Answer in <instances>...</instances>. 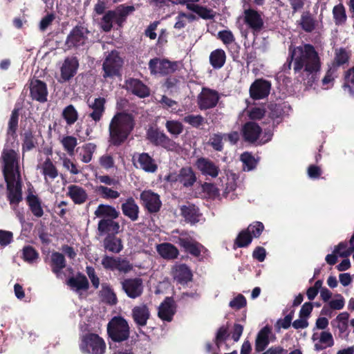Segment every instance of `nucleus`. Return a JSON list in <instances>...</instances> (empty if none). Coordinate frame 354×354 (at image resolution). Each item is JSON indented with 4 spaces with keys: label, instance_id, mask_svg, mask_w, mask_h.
<instances>
[{
    "label": "nucleus",
    "instance_id": "obj_1",
    "mask_svg": "<svg viewBox=\"0 0 354 354\" xmlns=\"http://www.w3.org/2000/svg\"><path fill=\"white\" fill-rule=\"evenodd\" d=\"M3 162V173L7 183L8 198L12 208L16 212L20 220L22 216L17 209V204L21 201V185L19 171V156L12 149H4L2 153Z\"/></svg>",
    "mask_w": 354,
    "mask_h": 354
},
{
    "label": "nucleus",
    "instance_id": "obj_2",
    "mask_svg": "<svg viewBox=\"0 0 354 354\" xmlns=\"http://www.w3.org/2000/svg\"><path fill=\"white\" fill-rule=\"evenodd\" d=\"M293 68L295 72H304L313 79L321 68V61L318 53L310 44H304L290 48Z\"/></svg>",
    "mask_w": 354,
    "mask_h": 354
},
{
    "label": "nucleus",
    "instance_id": "obj_3",
    "mask_svg": "<svg viewBox=\"0 0 354 354\" xmlns=\"http://www.w3.org/2000/svg\"><path fill=\"white\" fill-rule=\"evenodd\" d=\"M134 126V118L131 114L117 113L109 123V142L115 146L122 145L128 138Z\"/></svg>",
    "mask_w": 354,
    "mask_h": 354
},
{
    "label": "nucleus",
    "instance_id": "obj_4",
    "mask_svg": "<svg viewBox=\"0 0 354 354\" xmlns=\"http://www.w3.org/2000/svg\"><path fill=\"white\" fill-rule=\"evenodd\" d=\"M242 133L245 140L252 143L257 142L261 145L268 142L272 137L270 130H265L262 133L261 127L253 122L245 124L242 129Z\"/></svg>",
    "mask_w": 354,
    "mask_h": 354
},
{
    "label": "nucleus",
    "instance_id": "obj_5",
    "mask_svg": "<svg viewBox=\"0 0 354 354\" xmlns=\"http://www.w3.org/2000/svg\"><path fill=\"white\" fill-rule=\"evenodd\" d=\"M107 332L114 342L124 341L129 336L128 322L122 317H114L108 324Z\"/></svg>",
    "mask_w": 354,
    "mask_h": 354
},
{
    "label": "nucleus",
    "instance_id": "obj_6",
    "mask_svg": "<svg viewBox=\"0 0 354 354\" xmlns=\"http://www.w3.org/2000/svg\"><path fill=\"white\" fill-rule=\"evenodd\" d=\"M81 351L85 354H103L106 344L102 338L94 333H88L82 337L80 344Z\"/></svg>",
    "mask_w": 354,
    "mask_h": 354
},
{
    "label": "nucleus",
    "instance_id": "obj_7",
    "mask_svg": "<svg viewBox=\"0 0 354 354\" xmlns=\"http://www.w3.org/2000/svg\"><path fill=\"white\" fill-rule=\"evenodd\" d=\"M122 63L118 53L116 51H111L103 63L104 77H113L119 75Z\"/></svg>",
    "mask_w": 354,
    "mask_h": 354
},
{
    "label": "nucleus",
    "instance_id": "obj_8",
    "mask_svg": "<svg viewBox=\"0 0 354 354\" xmlns=\"http://www.w3.org/2000/svg\"><path fill=\"white\" fill-rule=\"evenodd\" d=\"M177 66V62L165 59L154 58L149 62V68L152 75H168L176 71Z\"/></svg>",
    "mask_w": 354,
    "mask_h": 354
},
{
    "label": "nucleus",
    "instance_id": "obj_9",
    "mask_svg": "<svg viewBox=\"0 0 354 354\" xmlns=\"http://www.w3.org/2000/svg\"><path fill=\"white\" fill-rule=\"evenodd\" d=\"M243 20L254 34L260 32L263 27L264 22L262 15L255 10H245L243 13Z\"/></svg>",
    "mask_w": 354,
    "mask_h": 354
},
{
    "label": "nucleus",
    "instance_id": "obj_10",
    "mask_svg": "<svg viewBox=\"0 0 354 354\" xmlns=\"http://www.w3.org/2000/svg\"><path fill=\"white\" fill-rule=\"evenodd\" d=\"M122 290L132 299L140 297L143 291L142 279L138 277L125 279L121 282Z\"/></svg>",
    "mask_w": 354,
    "mask_h": 354
},
{
    "label": "nucleus",
    "instance_id": "obj_11",
    "mask_svg": "<svg viewBox=\"0 0 354 354\" xmlns=\"http://www.w3.org/2000/svg\"><path fill=\"white\" fill-rule=\"evenodd\" d=\"M176 242L183 248L185 252L194 257H199L205 251V248L201 244L189 236L181 234Z\"/></svg>",
    "mask_w": 354,
    "mask_h": 354
},
{
    "label": "nucleus",
    "instance_id": "obj_12",
    "mask_svg": "<svg viewBox=\"0 0 354 354\" xmlns=\"http://www.w3.org/2000/svg\"><path fill=\"white\" fill-rule=\"evenodd\" d=\"M219 97L216 91L203 88L198 96V105L201 109H208L214 107Z\"/></svg>",
    "mask_w": 354,
    "mask_h": 354
},
{
    "label": "nucleus",
    "instance_id": "obj_13",
    "mask_svg": "<svg viewBox=\"0 0 354 354\" xmlns=\"http://www.w3.org/2000/svg\"><path fill=\"white\" fill-rule=\"evenodd\" d=\"M142 205L150 212H158L161 207V201L158 194L151 190H145L140 194Z\"/></svg>",
    "mask_w": 354,
    "mask_h": 354
},
{
    "label": "nucleus",
    "instance_id": "obj_14",
    "mask_svg": "<svg viewBox=\"0 0 354 354\" xmlns=\"http://www.w3.org/2000/svg\"><path fill=\"white\" fill-rule=\"evenodd\" d=\"M88 31L82 26L75 27L68 35L66 44L68 48L78 47L85 44Z\"/></svg>",
    "mask_w": 354,
    "mask_h": 354
},
{
    "label": "nucleus",
    "instance_id": "obj_15",
    "mask_svg": "<svg viewBox=\"0 0 354 354\" xmlns=\"http://www.w3.org/2000/svg\"><path fill=\"white\" fill-rule=\"evenodd\" d=\"M270 84L263 80H256L250 88V94L252 98L259 100L268 95L270 91Z\"/></svg>",
    "mask_w": 354,
    "mask_h": 354
},
{
    "label": "nucleus",
    "instance_id": "obj_16",
    "mask_svg": "<svg viewBox=\"0 0 354 354\" xmlns=\"http://www.w3.org/2000/svg\"><path fill=\"white\" fill-rule=\"evenodd\" d=\"M195 165L201 174L206 176L216 178L220 171L219 167L207 158H200Z\"/></svg>",
    "mask_w": 354,
    "mask_h": 354
},
{
    "label": "nucleus",
    "instance_id": "obj_17",
    "mask_svg": "<svg viewBox=\"0 0 354 354\" xmlns=\"http://www.w3.org/2000/svg\"><path fill=\"white\" fill-rule=\"evenodd\" d=\"M125 87L127 91L141 98L149 96L150 93L149 88L138 79L126 80Z\"/></svg>",
    "mask_w": 354,
    "mask_h": 354
},
{
    "label": "nucleus",
    "instance_id": "obj_18",
    "mask_svg": "<svg viewBox=\"0 0 354 354\" xmlns=\"http://www.w3.org/2000/svg\"><path fill=\"white\" fill-rule=\"evenodd\" d=\"M30 90L32 99L40 102H44L47 100L48 91L44 82L38 80H32Z\"/></svg>",
    "mask_w": 354,
    "mask_h": 354
},
{
    "label": "nucleus",
    "instance_id": "obj_19",
    "mask_svg": "<svg viewBox=\"0 0 354 354\" xmlns=\"http://www.w3.org/2000/svg\"><path fill=\"white\" fill-rule=\"evenodd\" d=\"M79 64L75 57L66 58L61 67L60 82H66L73 77L77 72Z\"/></svg>",
    "mask_w": 354,
    "mask_h": 354
},
{
    "label": "nucleus",
    "instance_id": "obj_20",
    "mask_svg": "<svg viewBox=\"0 0 354 354\" xmlns=\"http://www.w3.org/2000/svg\"><path fill=\"white\" fill-rule=\"evenodd\" d=\"M44 177L46 184L50 185L58 176V171L50 158H47L41 165L37 166Z\"/></svg>",
    "mask_w": 354,
    "mask_h": 354
},
{
    "label": "nucleus",
    "instance_id": "obj_21",
    "mask_svg": "<svg viewBox=\"0 0 354 354\" xmlns=\"http://www.w3.org/2000/svg\"><path fill=\"white\" fill-rule=\"evenodd\" d=\"M176 307L174 300L167 297L158 308V317L165 321L170 322L175 313Z\"/></svg>",
    "mask_w": 354,
    "mask_h": 354
},
{
    "label": "nucleus",
    "instance_id": "obj_22",
    "mask_svg": "<svg viewBox=\"0 0 354 354\" xmlns=\"http://www.w3.org/2000/svg\"><path fill=\"white\" fill-rule=\"evenodd\" d=\"M149 317V310L145 304L136 306L132 309L133 319L138 326H145Z\"/></svg>",
    "mask_w": 354,
    "mask_h": 354
},
{
    "label": "nucleus",
    "instance_id": "obj_23",
    "mask_svg": "<svg viewBox=\"0 0 354 354\" xmlns=\"http://www.w3.org/2000/svg\"><path fill=\"white\" fill-rule=\"evenodd\" d=\"M316 335H317L315 333L312 337L314 342L318 340L317 342L315 343L314 347L315 351H320L334 345V339L332 334L330 332H322L318 338L316 337Z\"/></svg>",
    "mask_w": 354,
    "mask_h": 354
},
{
    "label": "nucleus",
    "instance_id": "obj_24",
    "mask_svg": "<svg viewBox=\"0 0 354 354\" xmlns=\"http://www.w3.org/2000/svg\"><path fill=\"white\" fill-rule=\"evenodd\" d=\"M174 280L184 284L191 281L192 274L189 268L185 264L176 265L172 270Z\"/></svg>",
    "mask_w": 354,
    "mask_h": 354
},
{
    "label": "nucleus",
    "instance_id": "obj_25",
    "mask_svg": "<svg viewBox=\"0 0 354 354\" xmlns=\"http://www.w3.org/2000/svg\"><path fill=\"white\" fill-rule=\"evenodd\" d=\"M180 212L181 215L187 223L195 224L200 221L201 214L199 212L198 208L194 205L188 204L187 205H183L180 207Z\"/></svg>",
    "mask_w": 354,
    "mask_h": 354
},
{
    "label": "nucleus",
    "instance_id": "obj_26",
    "mask_svg": "<svg viewBox=\"0 0 354 354\" xmlns=\"http://www.w3.org/2000/svg\"><path fill=\"white\" fill-rule=\"evenodd\" d=\"M270 334L271 328L268 326L259 330L255 340V350L257 352H261L266 349L270 343Z\"/></svg>",
    "mask_w": 354,
    "mask_h": 354
},
{
    "label": "nucleus",
    "instance_id": "obj_27",
    "mask_svg": "<svg viewBox=\"0 0 354 354\" xmlns=\"http://www.w3.org/2000/svg\"><path fill=\"white\" fill-rule=\"evenodd\" d=\"M67 284L73 290L80 295H81L82 291H86L88 288V281L86 277L83 274H78L75 277H71L68 280Z\"/></svg>",
    "mask_w": 354,
    "mask_h": 354
},
{
    "label": "nucleus",
    "instance_id": "obj_28",
    "mask_svg": "<svg viewBox=\"0 0 354 354\" xmlns=\"http://www.w3.org/2000/svg\"><path fill=\"white\" fill-rule=\"evenodd\" d=\"M106 100L104 97H97L93 102L88 103V106L92 109L89 116L95 122L100 121L104 112Z\"/></svg>",
    "mask_w": 354,
    "mask_h": 354
},
{
    "label": "nucleus",
    "instance_id": "obj_29",
    "mask_svg": "<svg viewBox=\"0 0 354 354\" xmlns=\"http://www.w3.org/2000/svg\"><path fill=\"white\" fill-rule=\"evenodd\" d=\"M68 195L75 204L84 203L88 197L86 190L78 185H70L68 187Z\"/></svg>",
    "mask_w": 354,
    "mask_h": 354
},
{
    "label": "nucleus",
    "instance_id": "obj_30",
    "mask_svg": "<svg viewBox=\"0 0 354 354\" xmlns=\"http://www.w3.org/2000/svg\"><path fill=\"white\" fill-rule=\"evenodd\" d=\"M99 297L102 301L111 306L115 305L118 302L116 295L113 288L106 283L102 284Z\"/></svg>",
    "mask_w": 354,
    "mask_h": 354
},
{
    "label": "nucleus",
    "instance_id": "obj_31",
    "mask_svg": "<svg viewBox=\"0 0 354 354\" xmlns=\"http://www.w3.org/2000/svg\"><path fill=\"white\" fill-rule=\"evenodd\" d=\"M122 213L129 218L131 221H135L138 218L139 207L133 198H129L122 205Z\"/></svg>",
    "mask_w": 354,
    "mask_h": 354
},
{
    "label": "nucleus",
    "instance_id": "obj_32",
    "mask_svg": "<svg viewBox=\"0 0 354 354\" xmlns=\"http://www.w3.org/2000/svg\"><path fill=\"white\" fill-rule=\"evenodd\" d=\"M135 10L136 9L133 6H126L122 4L118 6L115 10H113L115 15V23L119 26H121L126 21L127 17L131 15Z\"/></svg>",
    "mask_w": 354,
    "mask_h": 354
},
{
    "label": "nucleus",
    "instance_id": "obj_33",
    "mask_svg": "<svg viewBox=\"0 0 354 354\" xmlns=\"http://www.w3.org/2000/svg\"><path fill=\"white\" fill-rule=\"evenodd\" d=\"M120 225L113 219H102L98 223L97 230L100 234H117L119 232Z\"/></svg>",
    "mask_w": 354,
    "mask_h": 354
},
{
    "label": "nucleus",
    "instance_id": "obj_34",
    "mask_svg": "<svg viewBox=\"0 0 354 354\" xmlns=\"http://www.w3.org/2000/svg\"><path fill=\"white\" fill-rule=\"evenodd\" d=\"M137 161L139 167L147 172L153 173L157 170L158 167L155 160L147 153L139 154Z\"/></svg>",
    "mask_w": 354,
    "mask_h": 354
},
{
    "label": "nucleus",
    "instance_id": "obj_35",
    "mask_svg": "<svg viewBox=\"0 0 354 354\" xmlns=\"http://www.w3.org/2000/svg\"><path fill=\"white\" fill-rule=\"evenodd\" d=\"M158 254L164 259H173L178 255V249L171 243H164L156 246Z\"/></svg>",
    "mask_w": 354,
    "mask_h": 354
},
{
    "label": "nucleus",
    "instance_id": "obj_36",
    "mask_svg": "<svg viewBox=\"0 0 354 354\" xmlns=\"http://www.w3.org/2000/svg\"><path fill=\"white\" fill-rule=\"evenodd\" d=\"M94 214L98 218H107V219H115L119 216V212L115 207L104 204L100 205Z\"/></svg>",
    "mask_w": 354,
    "mask_h": 354
},
{
    "label": "nucleus",
    "instance_id": "obj_37",
    "mask_svg": "<svg viewBox=\"0 0 354 354\" xmlns=\"http://www.w3.org/2000/svg\"><path fill=\"white\" fill-rule=\"evenodd\" d=\"M226 60V55L223 49L218 48L213 50L209 55V63L214 69H219L223 66Z\"/></svg>",
    "mask_w": 354,
    "mask_h": 354
},
{
    "label": "nucleus",
    "instance_id": "obj_38",
    "mask_svg": "<svg viewBox=\"0 0 354 354\" xmlns=\"http://www.w3.org/2000/svg\"><path fill=\"white\" fill-rule=\"evenodd\" d=\"M97 149L96 145L92 142H88L83 145L80 147L79 156L80 160L84 163H88L93 158V155Z\"/></svg>",
    "mask_w": 354,
    "mask_h": 354
},
{
    "label": "nucleus",
    "instance_id": "obj_39",
    "mask_svg": "<svg viewBox=\"0 0 354 354\" xmlns=\"http://www.w3.org/2000/svg\"><path fill=\"white\" fill-rule=\"evenodd\" d=\"M196 178L194 172L190 167L182 168L179 172V183L185 187L194 185Z\"/></svg>",
    "mask_w": 354,
    "mask_h": 354
},
{
    "label": "nucleus",
    "instance_id": "obj_40",
    "mask_svg": "<svg viewBox=\"0 0 354 354\" xmlns=\"http://www.w3.org/2000/svg\"><path fill=\"white\" fill-rule=\"evenodd\" d=\"M50 266L53 272L58 276L60 271L66 266L64 255L59 252H53L50 256Z\"/></svg>",
    "mask_w": 354,
    "mask_h": 354
},
{
    "label": "nucleus",
    "instance_id": "obj_41",
    "mask_svg": "<svg viewBox=\"0 0 354 354\" xmlns=\"http://www.w3.org/2000/svg\"><path fill=\"white\" fill-rule=\"evenodd\" d=\"M299 24L304 31L310 32L315 29L317 23L310 12H305L302 13Z\"/></svg>",
    "mask_w": 354,
    "mask_h": 354
},
{
    "label": "nucleus",
    "instance_id": "obj_42",
    "mask_svg": "<svg viewBox=\"0 0 354 354\" xmlns=\"http://www.w3.org/2000/svg\"><path fill=\"white\" fill-rule=\"evenodd\" d=\"M104 246L106 250L113 253H119L123 249L121 239L111 236L104 239Z\"/></svg>",
    "mask_w": 354,
    "mask_h": 354
},
{
    "label": "nucleus",
    "instance_id": "obj_43",
    "mask_svg": "<svg viewBox=\"0 0 354 354\" xmlns=\"http://www.w3.org/2000/svg\"><path fill=\"white\" fill-rule=\"evenodd\" d=\"M27 202L32 213L37 217L43 216L44 211L41 206V202L37 196L29 194L27 196Z\"/></svg>",
    "mask_w": 354,
    "mask_h": 354
},
{
    "label": "nucleus",
    "instance_id": "obj_44",
    "mask_svg": "<svg viewBox=\"0 0 354 354\" xmlns=\"http://www.w3.org/2000/svg\"><path fill=\"white\" fill-rule=\"evenodd\" d=\"M59 140L64 149L68 153V154L69 156L74 155L75 148L77 145V138L72 136H62Z\"/></svg>",
    "mask_w": 354,
    "mask_h": 354
},
{
    "label": "nucleus",
    "instance_id": "obj_45",
    "mask_svg": "<svg viewBox=\"0 0 354 354\" xmlns=\"http://www.w3.org/2000/svg\"><path fill=\"white\" fill-rule=\"evenodd\" d=\"M333 16L336 25L340 26L345 24L347 17L345 8L342 3L333 7Z\"/></svg>",
    "mask_w": 354,
    "mask_h": 354
},
{
    "label": "nucleus",
    "instance_id": "obj_46",
    "mask_svg": "<svg viewBox=\"0 0 354 354\" xmlns=\"http://www.w3.org/2000/svg\"><path fill=\"white\" fill-rule=\"evenodd\" d=\"M336 77V68L335 66H333L328 68L324 77L322 80V88L327 90L332 88L334 85Z\"/></svg>",
    "mask_w": 354,
    "mask_h": 354
},
{
    "label": "nucleus",
    "instance_id": "obj_47",
    "mask_svg": "<svg viewBox=\"0 0 354 354\" xmlns=\"http://www.w3.org/2000/svg\"><path fill=\"white\" fill-rule=\"evenodd\" d=\"M95 191L99 195L106 199H116L120 196L118 191L103 185L97 186Z\"/></svg>",
    "mask_w": 354,
    "mask_h": 354
},
{
    "label": "nucleus",
    "instance_id": "obj_48",
    "mask_svg": "<svg viewBox=\"0 0 354 354\" xmlns=\"http://www.w3.org/2000/svg\"><path fill=\"white\" fill-rule=\"evenodd\" d=\"M345 92L349 95H354V66L349 69L345 74V82L343 85Z\"/></svg>",
    "mask_w": 354,
    "mask_h": 354
},
{
    "label": "nucleus",
    "instance_id": "obj_49",
    "mask_svg": "<svg viewBox=\"0 0 354 354\" xmlns=\"http://www.w3.org/2000/svg\"><path fill=\"white\" fill-rule=\"evenodd\" d=\"M168 132L174 136H178L183 131V124L177 120H168L165 124Z\"/></svg>",
    "mask_w": 354,
    "mask_h": 354
},
{
    "label": "nucleus",
    "instance_id": "obj_50",
    "mask_svg": "<svg viewBox=\"0 0 354 354\" xmlns=\"http://www.w3.org/2000/svg\"><path fill=\"white\" fill-rule=\"evenodd\" d=\"M147 138L156 145H160L165 137V134L157 129H149L147 131Z\"/></svg>",
    "mask_w": 354,
    "mask_h": 354
},
{
    "label": "nucleus",
    "instance_id": "obj_51",
    "mask_svg": "<svg viewBox=\"0 0 354 354\" xmlns=\"http://www.w3.org/2000/svg\"><path fill=\"white\" fill-rule=\"evenodd\" d=\"M62 115L68 124L75 123L78 116L77 112L73 105L66 106L63 111Z\"/></svg>",
    "mask_w": 354,
    "mask_h": 354
},
{
    "label": "nucleus",
    "instance_id": "obj_52",
    "mask_svg": "<svg viewBox=\"0 0 354 354\" xmlns=\"http://www.w3.org/2000/svg\"><path fill=\"white\" fill-rule=\"evenodd\" d=\"M115 21V15L113 10L108 11L102 17L100 26L105 32H109L113 27V21Z\"/></svg>",
    "mask_w": 354,
    "mask_h": 354
},
{
    "label": "nucleus",
    "instance_id": "obj_53",
    "mask_svg": "<svg viewBox=\"0 0 354 354\" xmlns=\"http://www.w3.org/2000/svg\"><path fill=\"white\" fill-rule=\"evenodd\" d=\"M252 238L248 230L241 231L237 238L236 239L235 243L239 248H243L248 246L252 242Z\"/></svg>",
    "mask_w": 354,
    "mask_h": 354
},
{
    "label": "nucleus",
    "instance_id": "obj_54",
    "mask_svg": "<svg viewBox=\"0 0 354 354\" xmlns=\"http://www.w3.org/2000/svg\"><path fill=\"white\" fill-rule=\"evenodd\" d=\"M241 160L243 162L244 171H251L256 167L257 162L255 159L248 152L243 153L241 156Z\"/></svg>",
    "mask_w": 354,
    "mask_h": 354
},
{
    "label": "nucleus",
    "instance_id": "obj_55",
    "mask_svg": "<svg viewBox=\"0 0 354 354\" xmlns=\"http://www.w3.org/2000/svg\"><path fill=\"white\" fill-rule=\"evenodd\" d=\"M183 121L195 128H198L205 123V119L201 115H188L183 118Z\"/></svg>",
    "mask_w": 354,
    "mask_h": 354
},
{
    "label": "nucleus",
    "instance_id": "obj_56",
    "mask_svg": "<svg viewBox=\"0 0 354 354\" xmlns=\"http://www.w3.org/2000/svg\"><path fill=\"white\" fill-rule=\"evenodd\" d=\"M353 251V249L344 242L339 243L334 249V253L337 254L339 257H348Z\"/></svg>",
    "mask_w": 354,
    "mask_h": 354
},
{
    "label": "nucleus",
    "instance_id": "obj_57",
    "mask_svg": "<svg viewBox=\"0 0 354 354\" xmlns=\"http://www.w3.org/2000/svg\"><path fill=\"white\" fill-rule=\"evenodd\" d=\"M192 11L205 19H211L215 16V13L213 10L199 5H198L197 7H194Z\"/></svg>",
    "mask_w": 354,
    "mask_h": 354
},
{
    "label": "nucleus",
    "instance_id": "obj_58",
    "mask_svg": "<svg viewBox=\"0 0 354 354\" xmlns=\"http://www.w3.org/2000/svg\"><path fill=\"white\" fill-rule=\"evenodd\" d=\"M263 229L264 226L261 222H254L250 224L247 228L248 232L250 233L252 238L259 237L262 233Z\"/></svg>",
    "mask_w": 354,
    "mask_h": 354
},
{
    "label": "nucleus",
    "instance_id": "obj_59",
    "mask_svg": "<svg viewBox=\"0 0 354 354\" xmlns=\"http://www.w3.org/2000/svg\"><path fill=\"white\" fill-rule=\"evenodd\" d=\"M348 53L344 49L336 50L333 65L340 66L348 62Z\"/></svg>",
    "mask_w": 354,
    "mask_h": 354
},
{
    "label": "nucleus",
    "instance_id": "obj_60",
    "mask_svg": "<svg viewBox=\"0 0 354 354\" xmlns=\"http://www.w3.org/2000/svg\"><path fill=\"white\" fill-rule=\"evenodd\" d=\"M99 163L102 168L106 170L114 167V160L113 156L107 153L100 157Z\"/></svg>",
    "mask_w": 354,
    "mask_h": 354
},
{
    "label": "nucleus",
    "instance_id": "obj_61",
    "mask_svg": "<svg viewBox=\"0 0 354 354\" xmlns=\"http://www.w3.org/2000/svg\"><path fill=\"white\" fill-rule=\"evenodd\" d=\"M38 257L37 252L30 246H26L23 249V258L28 262L32 263Z\"/></svg>",
    "mask_w": 354,
    "mask_h": 354
},
{
    "label": "nucleus",
    "instance_id": "obj_62",
    "mask_svg": "<svg viewBox=\"0 0 354 354\" xmlns=\"http://www.w3.org/2000/svg\"><path fill=\"white\" fill-rule=\"evenodd\" d=\"M218 37L223 41L225 45L232 44L234 40V36L230 30H224L218 32Z\"/></svg>",
    "mask_w": 354,
    "mask_h": 354
},
{
    "label": "nucleus",
    "instance_id": "obj_63",
    "mask_svg": "<svg viewBox=\"0 0 354 354\" xmlns=\"http://www.w3.org/2000/svg\"><path fill=\"white\" fill-rule=\"evenodd\" d=\"M246 305V299L242 295H238L232 301H230L229 306L232 309L239 310Z\"/></svg>",
    "mask_w": 354,
    "mask_h": 354
},
{
    "label": "nucleus",
    "instance_id": "obj_64",
    "mask_svg": "<svg viewBox=\"0 0 354 354\" xmlns=\"http://www.w3.org/2000/svg\"><path fill=\"white\" fill-rule=\"evenodd\" d=\"M118 258H114L109 256H104L102 259V265L105 269L115 270L117 268Z\"/></svg>",
    "mask_w": 354,
    "mask_h": 354
}]
</instances>
